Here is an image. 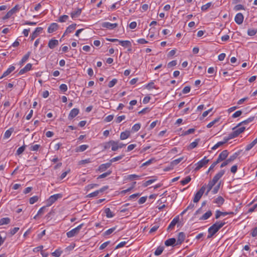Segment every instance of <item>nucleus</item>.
<instances>
[{
	"mask_svg": "<svg viewBox=\"0 0 257 257\" xmlns=\"http://www.w3.org/2000/svg\"><path fill=\"white\" fill-rule=\"evenodd\" d=\"M225 171L224 170H220L215 176L213 177L212 180H210L207 185H206V189L207 188L206 195H208L209 192L212 189L213 186L217 183L222 176L224 175Z\"/></svg>",
	"mask_w": 257,
	"mask_h": 257,
	"instance_id": "1",
	"label": "nucleus"
},
{
	"mask_svg": "<svg viewBox=\"0 0 257 257\" xmlns=\"http://www.w3.org/2000/svg\"><path fill=\"white\" fill-rule=\"evenodd\" d=\"M225 224L224 221H217L211 225L208 229L211 231L213 234H215L217 231L222 227Z\"/></svg>",
	"mask_w": 257,
	"mask_h": 257,
	"instance_id": "2",
	"label": "nucleus"
},
{
	"mask_svg": "<svg viewBox=\"0 0 257 257\" xmlns=\"http://www.w3.org/2000/svg\"><path fill=\"white\" fill-rule=\"evenodd\" d=\"M205 190L206 185L205 184L202 186L200 190L195 195V196L193 199L194 202L197 203L199 201L202 196L203 195V193H204Z\"/></svg>",
	"mask_w": 257,
	"mask_h": 257,
	"instance_id": "3",
	"label": "nucleus"
},
{
	"mask_svg": "<svg viewBox=\"0 0 257 257\" xmlns=\"http://www.w3.org/2000/svg\"><path fill=\"white\" fill-rule=\"evenodd\" d=\"M83 224H81L75 228L72 229L70 231L67 232V236L68 237H72L77 234L80 229L82 228Z\"/></svg>",
	"mask_w": 257,
	"mask_h": 257,
	"instance_id": "4",
	"label": "nucleus"
},
{
	"mask_svg": "<svg viewBox=\"0 0 257 257\" xmlns=\"http://www.w3.org/2000/svg\"><path fill=\"white\" fill-rule=\"evenodd\" d=\"M62 197L61 194H56L51 196L47 200V206H51L59 198H61Z\"/></svg>",
	"mask_w": 257,
	"mask_h": 257,
	"instance_id": "5",
	"label": "nucleus"
},
{
	"mask_svg": "<svg viewBox=\"0 0 257 257\" xmlns=\"http://www.w3.org/2000/svg\"><path fill=\"white\" fill-rule=\"evenodd\" d=\"M209 162V159H207L206 157H205L203 159L199 161L195 164L196 167L195 168V171H198L201 168L205 166Z\"/></svg>",
	"mask_w": 257,
	"mask_h": 257,
	"instance_id": "6",
	"label": "nucleus"
},
{
	"mask_svg": "<svg viewBox=\"0 0 257 257\" xmlns=\"http://www.w3.org/2000/svg\"><path fill=\"white\" fill-rule=\"evenodd\" d=\"M238 154L235 153L230 156L228 159L224 161L220 165V168H223L233 162L237 157Z\"/></svg>",
	"mask_w": 257,
	"mask_h": 257,
	"instance_id": "7",
	"label": "nucleus"
},
{
	"mask_svg": "<svg viewBox=\"0 0 257 257\" xmlns=\"http://www.w3.org/2000/svg\"><path fill=\"white\" fill-rule=\"evenodd\" d=\"M118 26L117 23H110L109 22H103L101 24L103 28L108 29L109 30H113L116 28Z\"/></svg>",
	"mask_w": 257,
	"mask_h": 257,
	"instance_id": "8",
	"label": "nucleus"
},
{
	"mask_svg": "<svg viewBox=\"0 0 257 257\" xmlns=\"http://www.w3.org/2000/svg\"><path fill=\"white\" fill-rule=\"evenodd\" d=\"M228 155V152L227 150H224L221 152L218 156L217 161L219 163L226 159Z\"/></svg>",
	"mask_w": 257,
	"mask_h": 257,
	"instance_id": "9",
	"label": "nucleus"
},
{
	"mask_svg": "<svg viewBox=\"0 0 257 257\" xmlns=\"http://www.w3.org/2000/svg\"><path fill=\"white\" fill-rule=\"evenodd\" d=\"M245 129V126L242 125L238 126V124L232 128L233 131L234 132L237 136L243 132Z\"/></svg>",
	"mask_w": 257,
	"mask_h": 257,
	"instance_id": "10",
	"label": "nucleus"
},
{
	"mask_svg": "<svg viewBox=\"0 0 257 257\" xmlns=\"http://www.w3.org/2000/svg\"><path fill=\"white\" fill-rule=\"evenodd\" d=\"M179 216H176L175 217L172 221L171 222L170 224L168 226L167 228V230H170L174 228V226L176 224L179 222Z\"/></svg>",
	"mask_w": 257,
	"mask_h": 257,
	"instance_id": "11",
	"label": "nucleus"
},
{
	"mask_svg": "<svg viewBox=\"0 0 257 257\" xmlns=\"http://www.w3.org/2000/svg\"><path fill=\"white\" fill-rule=\"evenodd\" d=\"M185 238V234L184 232H179L178 235L177 240L176 241V245L181 244L184 240Z\"/></svg>",
	"mask_w": 257,
	"mask_h": 257,
	"instance_id": "12",
	"label": "nucleus"
},
{
	"mask_svg": "<svg viewBox=\"0 0 257 257\" xmlns=\"http://www.w3.org/2000/svg\"><path fill=\"white\" fill-rule=\"evenodd\" d=\"M58 28V25L56 23H52L48 28V32L52 33L56 31Z\"/></svg>",
	"mask_w": 257,
	"mask_h": 257,
	"instance_id": "13",
	"label": "nucleus"
},
{
	"mask_svg": "<svg viewBox=\"0 0 257 257\" xmlns=\"http://www.w3.org/2000/svg\"><path fill=\"white\" fill-rule=\"evenodd\" d=\"M32 65L31 63L27 64L24 68L20 70L19 74L22 75L30 71L32 68Z\"/></svg>",
	"mask_w": 257,
	"mask_h": 257,
	"instance_id": "14",
	"label": "nucleus"
},
{
	"mask_svg": "<svg viewBox=\"0 0 257 257\" xmlns=\"http://www.w3.org/2000/svg\"><path fill=\"white\" fill-rule=\"evenodd\" d=\"M42 28L41 27L37 28L35 31L31 35V40H33L35 39L38 35L42 32Z\"/></svg>",
	"mask_w": 257,
	"mask_h": 257,
	"instance_id": "15",
	"label": "nucleus"
},
{
	"mask_svg": "<svg viewBox=\"0 0 257 257\" xmlns=\"http://www.w3.org/2000/svg\"><path fill=\"white\" fill-rule=\"evenodd\" d=\"M79 111V109L77 108L72 109L68 115V118L69 119H72L78 114Z\"/></svg>",
	"mask_w": 257,
	"mask_h": 257,
	"instance_id": "16",
	"label": "nucleus"
},
{
	"mask_svg": "<svg viewBox=\"0 0 257 257\" xmlns=\"http://www.w3.org/2000/svg\"><path fill=\"white\" fill-rule=\"evenodd\" d=\"M111 165V164L110 162L109 163L101 164L99 166L98 170L100 172H103L105 171L107 168H109Z\"/></svg>",
	"mask_w": 257,
	"mask_h": 257,
	"instance_id": "17",
	"label": "nucleus"
},
{
	"mask_svg": "<svg viewBox=\"0 0 257 257\" xmlns=\"http://www.w3.org/2000/svg\"><path fill=\"white\" fill-rule=\"evenodd\" d=\"M15 69V67L14 66H11L0 77V79H2L5 77H6L12 72Z\"/></svg>",
	"mask_w": 257,
	"mask_h": 257,
	"instance_id": "18",
	"label": "nucleus"
},
{
	"mask_svg": "<svg viewBox=\"0 0 257 257\" xmlns=\"http://www.w3.org/2000/svg\"><path fill=\"white\" fill-rule=\"evenodd\" d=\"M58 41L55 39H51L49 41L48 46L50 49H54L56 46L58 45Z\"/></svg>",
	"mask_w": 257,
	"mask_h": 257,
	"instance_id": "19",
	"label": "nucleus"
},
{
	"mask_svg": "<svg viewBox=\"0 0 257 257\" xmlns=\"http://www.w3.org/2000/svg\"><path fill=\"white\" fill-rule=\"evenodd\" d=\"M76 26V24H73L67 27V28L66 29L64 35L71 33L72 31H73L75 29Z\"/></svg>",
	"mask_w": 257,
	"mask_h": 257,
	"instance_id": "20",
	"label": "nucleus"
},
{
	"mask_svg": "<svg viewBox=\"0 0 257 257\" xmlns=\"http://www.w3.org/2000/svg\"><path fill=\"white\" fill-rule=\"evenodd\" d=\"M19 9V6L16 5L15 7L9 11L5 16H11L12 15L15 14L16 12L18 11Z\"/></svg>",
	"mask_w": 257,
	"mask_h": 257,
	"instance_id": "21",
	"label": "nucleus"
},
{
	"mask_svg": "<svg viewBox=\"0 0 257 257\" xmlns=\"http://www.w3.org/2000/svg\"><path fill=\"white\" fill-rule=\"evenodd\" d=\"M176 241V239L174 238H169L165 241V244L167 246L173 245Z\"/></svg>",
	"mask_w": 257,
	"mask_h": 257,
	"instance_id": "22",
	"label": "nucleus"
},
{
	"mask_svg": "<svg viewBox=\"0 0 257 257\" xmlns=\"http://www.w3.org/2000/svg\"><path fill=\"white\" fill-rule=\"evenodd\" d=\"M89 146L87 145H82L77 147L75 149L76 152H82L85 151Z\"/></svg>",
	"mask_w": 257,
	"mask_h": 257,
	"instance_id": "23",
	"label": "nucleus"
},
{
	"mask_svg": "<svg viewBox=\"0 0 257 257\" xmlns=\"http://www.w3.org/2000/svg\"><path fill=\"white\" fill-rule=\"evenodd\" d=\"M130 136V132L129 131H125L120 134V139L124 140L128 138Z\"/></svg>",
	"mask_w": 257,
	"mask_h": 257,
	"instance_id": "24",
	"label": "nucleus"
},
{
	"mask_svg": "<svg viewBox=\"0 0 257 257\" xmlns=\"http://www.w3.org/2000/svg\"><path fill=\"white\" fill-rule=\"evenodd\" d=\"M110 145H111V150L113 151H117L119 148L118 147V142L114 141H110Z\"/></svg>",
	"mask_w": 257,
	"mask_h": 257,
	"instance_id": "25",
	"label": "nucleus"
},
{
	"mask_svg": "<svg viewBox=\"0 0 257 257\" xmlns=\"http://www.w3.org/2000/svg\"><path fill=\"white\" fill-rule=\"evenodd\" d=\"M253 119H254V117H249L248 119H246L245 120H243V121H241V122L239 123L238 124V126H241V125L243 126L244 125L247 124L249 122H251V121H252Z\"/></svg>",
	"mask_w": 257,
	"mask_h": 257,
	"instance_id": "26",
	"label": "nucleus"
},
{
	"mask_svg": "<svg viewBox=\"0 0 257 257\" xmlns=\"http://www.w3.org/2000/svg\"><path fill=\"white\" fill-rule=\"evenodd\" d=\"M237 137L234 132L233 131V132L229 134L227 137H224V140H225V142L227 143L229 140L232 139L233 138Z\"/></svg>",
	"mask_w": 257,
	"mask_h": 257,
	"instance_id": "27",
	"label": "nucleus"
},
{
	"mask_svg": "<svg viewBox=\"0 0 257 257\" xmlns=\"http://www.w3.org/2000/svg\"><path fill=\"white\" fill-rule=\"evenodd\" d=\"M257 144V140L254 139L251 143L247 145L245 147V151H248Z\"/></svg>",
	"mask_w": 257,
	"mask_h": 257,
	"instance_id": "28",
	"label": "nucleus"
},
{
	"mask_svg": "<svg viewBox=\"0 0 257 257\" xmlns=\"http://www.w3.org/2000/svg\"><path fill=\"white\" fill-rule=\"evenodd\" d=\"M212 215V212L210 210L208 211L205 214H204L200 218V220H206L209 218Z\"/></svg>",
	"mask_w": 257,
	"mask_h": 257,
	"instance_id": "29",
	"label": "nucleus"
},
{
	"mask_svg": "<svg viewBox=\"0 0 257 257\" xmlns=\"http://www.w3.org/2000/svg\"><path fill=\"white\" fill-rule=\"evenodd\" d=\"M119 44L123 47H131V43L130 41L125 40V41H119Z\"/></svg>",
	"mask_w": 257,
	"mask_h": 257,
	"instance_id": "30",
	"label": "nucleus"
},
{
	"mask_svg": "<svg viewBox=\"0 0 257 257\" xmlns=\"http://www.w3.org/2000/svg\"><path fill=\"white\" fill-rule=\"evenodd\" d=\"M104 212L106 214V216L107 218H111L114 215V214L112 212L109 208H105L104 210Z\"/></svg>",
	"mask_w": 257,
	"mask_h": 257,
	"instance_id": "31",
	"label": "nucleus"
},
{
	"mask_svg": "<svg viewBox=\"0 0 257 257\" xmlns=\"http://www.w3.org/2000/svg\"><path fill=\"white\" fill-rule=\"evenodd\" d=\"M224 202V199L221 196L218 197L217 198H216V199L214 201V203L217 204L219 206L223 204Z\"/></svg>",
	"mask_w": 257,
	"mask_h": 257,
	"instance_id": "32",
	"label": "nucleus"
},
{
	"mask_svg": "<svg viewBox=\"0 0 257 257\" xmlns=\"http://www.w3.org/2000/svg\"><path fill=\"white\" fill-rule=\"evenodd\" d=\"M81 13V9L77 8L72 11L71 16H77L80 15Z\"/></svg>",
	"mask_w": 257,
	"mask_h": 257,
	"instance_id": "33",
	"label": "nucleus"
},
{
	"mask_svg": "<svg viewBox=\"0 0 257 257\" xmlns=\"http://www.w3.org/2000/svg\"><path fill=\"white\" fill-rule=\"evenodd\" d=\"M10 222V219L8 217L3 218L0 220V225L7 224Z\"/></svg>",
	"mask_w": 257,
	"mask_h": 257,
	"instance_id": "34",
	"label": "nucleus"
},
{
	"mask_svg": "<svg viewBox=\"0 0 257 257\" xmlns=\"http://www.w3.org/2000/svg\"><path fill=\"white\" fill-rule=\"evenodd\" d=\"M226 143L225 142V140L223 139V141L219 142L217 144H216L211 149L213 150H215L217 149L219 147L221 146L222 145H224V144Z\"/></svg>",
	"mask_w": 257,
	"mask_h": 257,
	"instance_id": "35",
	"label": "nucleus"
},
{
	"mask_svg": "<svg viewBox=\"0 0 257 257\" xmlns=\"http://www.w3.org/2000/svg\"><path fill=\"white\" fill-rule=\"evenodd\" d=\"M31 52H28L26 55H25L22 58L21 61H20V64H22L25 63L29 58L30 56Z\"/></svg>",
	"mask_w": 257,
	"mask_h": 257,
	"instance_id": "36",
	"label": "nucleus"
},
{
	"mask_svg": "<svg viewBox=\"0 0 257 257\" xmlns=\"http://www.w3.org/2000/svg\"><path fill=\"white\" fill-rule=\"evenodd\" d=\"M227 215L226 212H221L219 210H217L215 213V218L218 219L221 216H225Z\"/></svg>",
	"mask_w": 257,
	"mask_h": 257,
	"instance_id": "37",
	"label": "nucleus"
},
{
	"mask_svg": "<svg viewBox=\"0 0 257 257\" xmlns=\"http://www.w3.org/2000/svg\"><path fill=\"white\" fill-rule=\"evenodd\" d=\"M183 159V157H180L178 159H175L174 160H173L172 162H171V165L172 166L174 167L176 165H177V164H178Z\"/></svg>",
	"mask_w": 257,
	"mask_h": 257,
	"instance_id": "38",
	"label": "nucleus"
},
{
	"mask_svg": "<svg viewBox=\"0 0 257 257\" xmlns=\"http://www.w3.org/2000/svg\"><path fill=\"white\" fill-rule=\"evenodd\" d=\"M164 247L163 246H159L157 248V249L155 250V254L156 255H160L162 253V252H163V251L164 250Z\"/></svg>",
	"mask_w": 257,
	"mask_h": 257,
	"instance_id": "39",
	"label": "nucleus"
},
{
	"mask_svg": "<svg viewBox=\"0 0 257 257\" xmlns=\"http://www.w3.org/2000/svg\"><path fill=\"white\" fill-rule=\"evenodd\" d=\"M199 141V139H196L194 142L191 143L189 146V149H193L195 148L197 146Z\"/></svg>",
	"mask_w": 257,
	"mask_h": 257,
	"instance_id": "40",
	"label": "nucleus"
},
{
	"mask_svg": "<svg viewBox=\"0 0 257 257\" xmlns=\"http://www.w3.org/2000/svg\"><path fill=\"white\" fill-rule=\"evenodd\" d=\"M191 177L190 176L186 177L185 179L181 181V184L182 185H185L188 184L191 181Z\"/></svg>",
	"mask_w": 257,
	"mask_h": 257,
	"instance_id": "41",
	"label": "nucleus"
},
{
	"mask_svg": "<svg viewBox=\"0 0 257 257\" xmlns=\"http://www.w3.org/2000/svg\"><path fill=\"white\" fill-rule=\"evenodd\" d=\"M124 156V155H120V156H118L117 157H114V158H112L110 160V162L111 163V164L113 162H116V161H119L120 160V159H121Z\"/></svg>",
	"mask_w": 257,
	"mask_h": 257,
	"instance_id": "42",
	"label": "nucleus"
},
{
	"mask_svg": "<svg viewBox=\"0 0 257 257\" xmlns=\"http://www.w3.org/2000/svg\"><path fill=\"white\" fill-rule=\"evenodd\" d=\"M220 118H216L215 119H214L213 121H211L210 123H209L207 125V127L208 128H210L212 127L213 125H214L216 122H218L219 121Z\"/></svg>",
	"mask_w": 257,
	"mask_h": 257,
	"instance_id": "43",
	"label": "nucleus"
},
{
	"mask_svg": "<svg viewBox=\"0 0 257 257\" xmlns=\"http://www.w3.org/2000/svg\"><path fill=\"white\" fill-rule=\"evenodd\" d=\"M62 253V251L58 249H56L54 252L52 253L53 256L55 257H59Z\"/></svg>",
	"mask_w": 257,
	"mask_h": 257,
	"instance_id": "44",
	"label": "nucleus"
},
{
	"mask_svg": "<svg viewBox=\"0 0 257 257\" xmlns=\"http://www.w3.org/2000/svg\"><path fill=\"white\" fill-rule=\"evenodd\" d=\"M157 180L156 179H153L146 181L143 185L144 187H147Z\"/></svg>",
	"mask_w": 257,
	"mask_h": 257,
	"instance_id": "45",
	"label": "nucleus"
},
{
	"mask_svg": "<svg viewBox=\"0 0 257 257\" xmlns=\"http://www.w3.org/2000/svg\"><path fill=\"white\" fill-rule=\"evenodd\" d=\"M146 88L148 89H157L155 85H154V83L153 81H151L149 82L146 86Z\"/></svg>",
	"mask_w": 257,
	"mask_h": 257,
	"instance_id": "46",
	"label": "nucleus"
},
{
	"mask_svg": "<svg viewBox=\"0 0 257 257\" xmlns=\"http://www.w3.org/2000/svg\"><path fill=\"white\" fill-rule=\"evenodd\" d=\"M257 33V30L248 29L247 31V34L250 36H253Z\"/></svg>",
	"mask_w": 257,
	"mask_h": 257,
	"instance_id": "47",
	"label": "nucleus"
},
{
	"mask_svg": "<svg viewBox=\"0 0 257 257\" xmlns=\"http://www.w3.org/2000/svg\"><path fill=\"white\" fill-rule=\"evenodd\" d=\"M38 200V197L37 196H34L32 197L29 199V202L31 204H33Z\"/></svg>",
	"mask_w": 257,
	"mask_h": 257,
	"instance_id": "48",
	"label": "nucleus"
},
{
	"mask_svg": "<svg viewBox=\"0 0 257 257\" xmlns=\"http://www.w3.org/2000/svg\"><path fill=\"white\" fill-rule=\"evenodd\" d=\"M141 128V124L140 123H136L132 127V131L135 132L138 131Z\"/></svg>",
	"mask_w": 257,
	"mask_h": 257,
	"instance_id": "49",
	"label": "nucleus"
},
{
	"mask_svg": "<svg viewBox=\"0 0 257 257\" xmlns=\"http://www.w3.org/2000/svg\"><path fill=\"white\" fill-rule=\"evenodd\" d=\"M117 80L116 79H115V78L113 79L111 81H110L109 82V83L108 84V86L109 88H111L115 85V84L117 83Z\"/></svg>",
	"mask_w": 257,
	"mask_h": 257,
	"instance_id": "50",
	"label": "nucleus"
},
{
	"mask_svg": "<svg viewBox=\"0 0 257 257\" xmlns=\"http://www.w3.org/2000/svg\"><path fill=\"white\" fill-rule=\"evenodd\" d=\"M244 17H235L234 21L238 25L242 23Z\"/></svg>",
	"mask_w": 257,
	"mask_h": 257,
	"instance_id": "51",
	"label": "nucleus"
},
{
	"mask_svg": "<svg viewBox=\"0 0 257 257\" xmlns=\"http://www.w3.org/2000/svg\"><path fill=\"white\" fill-rule=\"evenodd\" d=\"M111 173V171H108L107 172H105V173H103L101 175H99L97 179H101V178H105V177L108 176V175H109Z\"/></svg>",
	"mask_w": 257,
	"mask_h": 257,
	"instance_id": "52",
	"label": "nucleus"
},
{
	"mask_svg": "<svg viewBox=\"0 0 257 257\" xmlns=\"http://www.w3.org/2000/svg\"><path fill=\"white\" fill-rule=\"evenodd\" d=\"M12 132L13 130L12 129L6 131L4 135L5 138H9L11 136Z\"/></svg>",
	"mask_w": 257,
	"mask_h": 257,
	"instance_id": "53",
	"label": "nucleus"
},
{
	"mask_svg": "<svg viewBox=\"0 0 257 257\" xmlns=\"http://www.w3.org/2000/svg\"><path fill=\"white\" fill-rule=\"evenodd\" d=\"M99 193V192L98 190H96L92 193L89 194L88 195H87V197H95V196H97Z\"/></svg>",
	"mask_w": 257,
	"mask_h": 257,
	"instance_id": "54",
	"label": "nucleus"
},
{
	"mask_svg": "<svg viewBox=\"0 0 257 257\" xmlns=\"http://www.w3.org/2000/svg\"><path fill=\"white\" fill-rule=\"evenodd\" d=\"M40 147V145L36 144V145H34L31 146L30 149L31 151H36L38 150V149H39Z\"/></svg>",
	"mask_w": 257,
	"mask_h": 257,
	"instance_id": "55",
	"label": "nucleus"
},
{
	"mask_svg": "<svg viewBox=\"0 0 257 257\" xmlns=\"http://www.w3.org/2000/svg\"><path fill=\"white\" fill-rule=\"evenodd\" d=\"M25 149V146H23L21 147H20L17 151V154L19 155L23 153V152L24 151Z\"/></svg>",
	"mask_w": 257,
	"mask_h": 257,
	"instance_id": "56",
	"label": "nucleus"
},
{
	"mask_svg": "<svg viewBox=\"0 0 257 257\" xmlns=\"http://www.w3.org/2000/svg\"><path fill=\"white\" fill-rule=\"evenodd\" d=\"M211 5H212L211 3H208L206 4H205L202 6L201 10L202 11H206L211 6Z\"/></svg>",
	"mask_w": 257,
	"mask_h": 257,
	"instance_id": "57",
	"label": "nucleus"
},
{
	"mask_svg": "<svg viewBox=\"0 0 257 257\" xmlns=\"http://www.w3.org/2000/svg\"><path fill=\"white\" fill-rule=\"evenodd\" d=\"M125 116L124 115H121V116H119L116 119V120H115L116 122L117 123H119L122 120H124L125 119Z\"/></svg>",
	"mask_w": 257,
	"mask_h": 257,
	"instance_id": "58",
	"label": "nucleus"
},
{
	"mask_svg": "<svg viewBox=\"0 0 257 257\" xmlns=\"http://www.w3.org/2000/svg\"><path fill=\"white\" fill-rule=\"evenodd\" d=\"M115 227L109 228L104 232V234L106 235H109L111 234L115 230Z\"/></svg>",
	"mask_w": 257,
	"mask_h": 257,
	"instance_id": "59",
	"label": "nucleus"
},
{
	"mask_svg": "<svg viewBox=\"0 0 257 257\" xmlns=\"http://www.w3.org/2000/svg\"><path fill=\"white\" fill-rule=\"evenodd\" d=\"M140 177L139 176L136 174H132L128 176L127 178L130 180H133L136 179H138Z\"/></svg>",
	"mask_w": 257,
	"mask_h": 257,
	"instance_id": "60",
	"label": "nucleus"
},
{
	"mask_svg": "<svg viewBox=\"0 0 257 257\" xmlns=\"http://www.w3.org/2000/svg\"><path fill=\"white\" fill-rule=\"evenodd\" d=\"M60 89L63 92H65L67 90V86L65 84H62L59 87Z\"/></svg>",
	"mask_w": 257,
	"mask_h": 257,
	"instance_id": "61",
	"label": "nucleus"
},
{
	"mask_svg": "<svg viewBox=\"0 0 257 257\" xmlns=\"http://www.w3.org/2000/svg\"><path fill=\"white\" fill-rule=\"evenodd\" d=\"M219 188H220V184H218V185H217L213 188V189L212 191V193L213 194L217 193L218 191Z\"/></svg>",
	"mask_w": 257,
	"mask_h": 257,
	"instance_id": "62",
	"label": "nucleus"
},
{
	"mask_svg": "<svg viewBox=\"0 0 257 257\" xmlns=\"http://www.w3.org/2000/svg\"><path fill=\"white\" fill-rule=\"evenodd\" d=\"M110 243L109 241L103 243L99 247V249L102 250L104 249Z\"/></svg>",
	"mask_w": 257,
	"mask_h": 257,
	"instance_id": "63",
	"label": "nucleus"
},
{
	"mask_svg": "<svg viewBox=\"0 0 257 257\" xmlns=\"http://www.w3.org/2000/svg\"><path fill=\"white\" fill-rule=\"evenodd\" d=\"M190 87L187 86H185L182 90V93L183 94H187V93H189L190 92Z\"/></svg>",
	"mask_w": 257,
	"mask_h": 257,
	"instance_id": "64",
	"label": "nucleus"
}]
</instances>
